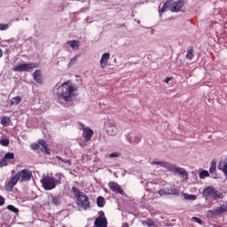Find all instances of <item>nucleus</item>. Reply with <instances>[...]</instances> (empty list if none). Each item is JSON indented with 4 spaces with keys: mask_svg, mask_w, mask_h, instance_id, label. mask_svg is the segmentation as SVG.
<instances>
[{
    "mask_svg": "<svg viewBox=\"0 0 227 227\" xmlns=\"http://www.w3.org/2000/svg\"><path fill=\"white\" fill-rule=\"evenodd\" d=\"M4 166H8V162L4 158L0 160V168H4Z\"/></svg>",
    "mask_w": 227,
    "mask_h": 227,
    "instance_id": "nucleus-38",
    "label": "nucleus"
},
{
    "mask_svg": "<svg viewBox=\"0 0 227 227\" xmlns=\"http://www.w3.org/2000/svg\"><path fill=\"white\" fill-rule=\"evenodd\" d=\"M186 58H187V59H192V58H194V51L188 50Z\"/></svg>",
    "mask_w": 227,
    "mask_h": 227,
    "instance_id": "nucleus-35",
    "label": "nucleus"
},
{
    "mask_svg": "<svg viewBox=\"0 0 227 227\" xmlns=\"http://www.w3.org/2000/svg\"><path fill=\"white\" fill-rule=\"evenodd\" d=\"M62 180H65V175L58 172L55 176H43L41 179V184L45 191H52V189H56L58 185H60Z\"/></svg>",
    "mask_w": 227,
    "mask_h": 227,
    "instance_id": "nucleus-3",
    "label": "nucleus"
},
{
    "mask_svg": "<svg viewBox=\"0 0 227 227\" xmlns=\"http://www.w3.org/2000/svg\"><path fill=\"white\" fill-rule=\"evenodd\" d=\"M226 212H227L226 205H222L214 210H209L207 214L208 215H223V214H226Z\"/></svg>",
    "mask_w": 227,
    "mask_h": 227,
    "instance_id": "nucleus-12",
    "label": "nucleus"
},
{
    "mask_svg": "<svg viewBox=\"0 0 227 227\" xmlns=\"http://www.w3.org/2000/svg\"><path fill=\"white\" fill-rule=\"evenodd\" d=\"M127 141L128 143H130V145H137L138 143H141V135L136 132H130L127 136Z\"/></svg>",
    "mask_w": 227,
    "mask_h": 227,
    "instance_id": "nucleus-11",
    "label": "nucleus"
},
{
    "mask_svg": "<svg viewBox=\"0 0 227 227\" xmlns=\"http://www.w3.org/2000/svg\"><path fill=\"white\" fill-rule=\"evenodd\" d=\"M168 171H172V173H177L178 175L183 176L184 180H187V178H189V174L185 171V169L178 168L173 164H170Z\"/></svg>",
    "mask_w": 227,
    "mask_h": 227,
    "instance_id": "nucleus-10",
    "label": "nucleus"
},
{
    "mask_svg": "<svg viewBox=\"0 0 227 227\" xmlns=\"http://www.w3.org/2000/svg\"><path fill=\"white\" fill-rule=\"evenodd\" d=\"M141 224H143V226L153 227L155 226V222L150 218H147L145 220H141Z\"/></svg>",
    "mask_w": 227,
    "mask_h": 227,
    "instance_id": "nucleus-22",
    "label": "nucleus"
},
{
    "mask_svg": "<svg viewBox=\"0 0 227 227\" xmlns=\"http://www.w3.org/2000/svg\"><path fill=\"white\" fill-rule=\"evenodd\" d=\"M168 10H169V4H168V2L163 4H160V7H159L160 15H162V13H165V12H168Z\"/></svg>",
    "mask_w": 227,
    "mask_h": 227,
    "instance_id": "nucleus-23",
    "label": "nucleus"
},
{
    "mask_svg": "<svg viewBox=\"0 0 227 227\" xmlns=\"http://www.w3.org/2000/svg\"><path fill=\"white\" fill-rule=\"evenodd\" d=\"M192 221H195V223H198V224H201V219H200L196 216L192 217Z\"/></svg>",
    "mask_w": 227,
    "mask_h": 227,
    "instance_id": "nucleus-41",
    "label": "nucleus"
},
{
    "mask_svg": "<svg viewBox=\"0 0 227 227\" xmlns=\"http://www.w3.org/2000/svg\"><path fill=\"white\" fill-rule=\"evenodd\" d=\"M79 56H80V55H75V56H74V57L70 59L69 65H70V66L75 65V63H77V59H79Z\"/></svg>",
    "mask_w": 227,
    "mask_h": 227,
    "instance_id": "nucleus-34",
    "label": "nucleus"
},
{
    "mask_svg": "<svg viewBox=\"0 0 227 227\" xmlns=\"http://www.w3.org/2000/svg\"><path fill=\"white\" fill-rule=\"evenodd\" d=\"M48 205H59V199L58 197L51 195L50 197H48Z\"/></svg>",
    "mask_w": 227,
    "mask_h": 227,
    "instance_id": "nucleus-21",
    "label": "nucleus"
},
{
    "mask_svg": "<svg viewBox=\"0 0 227 227\" xmlns=\"http://www.w3.org/2000/svg\"><path fill=\"white\" fill-rule=\"evenodd\" d=\"M79 145H80V146H86V144L82 143V142H80Z\"/></svg>",
    "mask_w": 227,
    "mask_h": 227,
    "instance_id": "nucleus-44",
    "label": "nucleus"
},
{
    "mask_svg": "<svg viewBox=\"0 0 227 227\" xmlns=\"http://www.w3.org/2000/svg\"><path fill=\"white\" fill-rule=\"evenodd\" d=\"M108 187L113 192H115L116 194H121L123 195V190L121 189V186L118 184V183L115 182H110L108 184Z\"/></svg>",
    "mask_w": 227,
    "mask_h": 227,
    "instance_id": "nucleus-14",
    "label": "nucleus"
},
{
    "mask_svg": "<svg viewBox=\"0 0 227 227\" xmlns=\"http://www.w3.org/2000/svg\"><path fill=\"white\" fill-rule=\"evenodd\" d=\"M0 145L2 146H8L10 145V140H8V139H2V140H0Z\"/></svg>",
    "mask_w": 227,
    "mask_h": 227,
    "instance_id": "nucleus-36",
    "label": "nucleus"
},
{
    "mask_svg": "<svg viewBox=\"0 0 227 227\" xmlns=\"http://www.w3.org/2000/svg\"><path fill=\"white\" fill-rule=\"evenodd\" d=\"M168 4L169 5L170 12H180V10H182V7L184 6V1L169 0V1H168Z\"/></svg>",
    "mask_w": 227,
    "mask_h": 227,
    "instance_id": "nucleus-9",
    "label": "nucleus"
},
{
    "mask_svg": "<svg viewBox=\"0 0 227 227\" xmlns=\"http://www.w3.org/2000/svg\"><path fill=\"white\" fill-rule=\"evenodd\" d=\"M215 169H217V164H215V161H212L211 166L209 168V172L215 173Z\"/></svg>",
    "mask_w": 227,
    "mask_h": 227,
    "instance_id": "nucleus-32",
    "label": "nucleus"
},
{
    "mask_svg": "<svg viewBox=\"0 0 227 227\" xmlns=\"http://www.w3.org/2000/svg\"><path fill=\"white\" fill-rule=\"evenodd\" d=\"M79 126L82 129V136H83L86 143H88V141L91 140V137H93V135L95 134V132L93 131V129H91L88 127H85L84 124H82V123H79Z\"/></svg>",
    "mask_w": 227,
    "mask_h": 227,
    "instance_id": "nucleus-8",
    "label": "nucleus"
},
{
    "mask_svg": "<svg viewBox=\"0 0 227 227\" xmlns=\"http://www.w3.org/2000/svg\"><path fill=\"white\" fill-rule=\"evenodd\" d=\"M77 93V87L72 82L62 83L57 90V100L64 107H70L74 104V97Z\"/></svg>",
    "mask_w": 227,
    "mask_h": 227,
    "instance_id": "nucleus-1",
    "label": "nucleus"
},
{
    "mask_svg": "<svg viewBox=\"0 0 227 227\" xmlns=\"http://www.w3.org/2000/svg\"><path fill=\"white\" fill-rule=\"evenodd\" d=\"M67 45L73 49V51H78L79 50V45H81V43L76 40H71L67 41Z\"/></svg>",
    "mask_w": 227,
    "mask_h": 227,
    "instance_id": "nucleus-18",
    "label": "nucleus"
},
{
    "mask_svg": "<svg viewBox=\"0 0 227 227\" xmlns=\"http://www.w3.org/2000/svg\"><path fill=\"white\" fill-rule=\"evenodd\" d=\"M1 123L4 127L10 125V117L4 116L1 120Z\"/></svg>",
    "mask_w": 227,
    "mask_h": 227,
    "instance_id": "nucleus-27",
    "label": "nucleus"
},
{
    "mask_svg": "<svg viewBox=\"0 0 227 227\" xmlns=\"http://www.w3.org/2000/svg\"><path fill=\"white\" fill-rule=\"evenodd\" d=\"M7 160H12L13 159H15V154L13 153H7L4 154V158Z\"/></svg>",
    "mask_w": 227,
    "mask_h": 227,
    "instance_id": "nucleus-31",
    "label": "nucleus"
},
{
    "mask_svg": "<svg viewBox=\"0 0 227 227\" xmlns=\"http://www.w3.org/2000/svg\"><path fill=\"white\" fill-rule=\"evenodd\" d=\"M3 57V50L0 49V58Z\"/></svg>",
    "mask_w": 227,
    "mask_h": 227,
    "instance_id": "nucleus-46",
    "label": "nucleus"
},
{
    "mask_svg": "<svg viewBox=\"0 0 227 227\" xmlns=\"http://www.w3.org/2000/svg\"><path fill=\"white\" fill-rule=\"evenodd\" d=\"M56 160L59 166H62V168L65 167V164H67V166H72V161H70V160H63L60 156H57Z\"/></svg>",
    "mask_w": 227,
    "mask_h": 227,
    "instance_id": "nucleus-20",
    "label": "nucleus"
},
{
    "mask_svg": "<svg viewBox=\"0 0 227 227\" xmlns=\"http://www.w3.org/2000/svg\"><path fill=\"white\" fill-rule=\"evenodd\" d=\"M7 210H10V212H13V214H19V208L15 207L13 205H8Z\"/></svg>",
    "mask_w": 227,
    "mask_h": 227,
    "instance_id": "nucleus-30",
    "label": "nucleus"
},
{
    "mask_svg": "<svg viewBox=\"0 0 227 227\" xmlns=\"http://www.w3.org/2000/svg\"><path fill=\"white\" fill-rule=\"evenodd\" d=\"M34 79L35 82H38V84H42V82H43V78H42V71L41 70L35 71Z\"/></svg>",
    "mask_w": 227,
    "mask_h": 227,
    "instance_id": "nucleus-19",
    "label": "nucleus"
},
{
    "mask_svg": "<svg viewBox=\"0 0 227 227\" xmlns=\"http://www.w3.org/2000/svg\"><path fill=\"white\" fill-rule=\"evenodd\" d=\"M38 145H41L43 146L42 152H43L44 153H47V154L50 153L49 148L47 147V145H45V140H39Z\"/></svg>",
    "mask_w": 227,
    "mask_h": 227,
    "instance_id": "nucleus-25",
    "label": "nucleus"
},
{
    "mask_svg": "<svg viewBox=\"0 0 227 227\" xmlns=\"http://www.w3.org/2000/svg\"><path fill=\"white\" fill-rule=\"evenodd\" d=\"M97 205L98 207H99L100 208H102V207H104V205H106V200H104L103 197H98L97 200Z\"/></svg>",
    "mask_w": 227,
    "mask_h": 227,
    "instance_id": "nucleus-29",
    "label": "nucleus"
},
{
    "mask_svg": "<svg viewBox=\"0 0 227 227\" xmlns=\"http://www.w3.org/2000/svg\"><path fill=\"white\" fill-rule=\"evenodd\" d=\"M38 148H40V145H38V144H32L31 145V149L32 150H38Z\"/></svg>",
    "mask_w": 227,
    "mask_h": 227,
    "instance_id": "nucleus-39",
    "label": "nucleus"
},
{
    "mask_svg": "<svg viewBox=\"0 0 227 227\" xmlns=\"http://www.w3.org/2000/svg\"><path fill=\"white\" fill-rule=\"evenodd\" d=\"M169 81H171V78H169V77H167L166 79H165V82L168 84V82H169Z\"/></svg>",
    "mask_w": 227,
    "mask_h": 227,
    "instance_id": "nucleus-43",
    "label": "nucleus"
},
{
    "mask_svg": "<svg viewBox=\"0 0 227 227\" xmlns=\"http://www.w3.org/2000/svg\"><path fill=\"white\" fill-rule=\"evenodd\" d=\"M4 201L5 200L4 199V197L0 195V207H3V205H4Z\"/></svg>",
    "mask_w": 227,
    "mask_h": 227,
    "instance_id": "nucleus-42",
    "label": "nucleus"
},
{
    "mask_svg": "<svg viewBox=\"0 0 227 227\" xmlns=\"http://www.w3.org/2000/svg\"><path fill=\"white\" fill-rule=\"evenodd\" d=\"M218 169H220V171H223V173L224 174V176H226L227 178V162L223 163V166L219 164Z\"/></svg>",
    "mask_w": 227,
    "mask_h": 227,
    "instance_id": "nucleus-26",
    "label": "nucleus"
},
{
    "mask_svg": "<svg viewBox=\"0 0 227 227\" xmlns=\"http://www.w3.org/2000/svg\"><path fill=\"white\" fill-rule=\"evenodd\" d=\"M33 177V172L31 170L25 168L19 171L11 180L5 184L4 191L12 192L13 191V186L17 185L20 182H29Z\"/></svg>",
    "mask_w": 227,
    "mask_h": 227,
    "instance_id": "nucleus-2",
    "label": "nucleus"
},
{
    "mask_svg": "<svg viewBox=\"0 0 227 227\" xmlns=\"http://www.w3.org/2000/svg\"><path fill=\"white\" fill-rule=\"evenodd\" d=\"M8 29V24L0 23V31H6Z\"/></svg>",
    "mask_w": 227,
    "mask_h": 227,
    "instance_id": "nucleus-37",
    "label": "nucleus"
},
{
    "mask_svg": "<svg viewBox=\"0 0 227 227\" xmlns=\"http://www.w3.org/2000/svg\"><path fill=\"white\" fill-rule=\"evenodd\" d=\"M121 227H129V223H123Z\"/></svg>",
    "mask_w": 227,
    "mask_h": 227,
    "instance_id": "nucleus-45",
    "label": "nucleus"
},
{
    "mask_svg": "<svg viewBox=\"0 0 227 227\" xmlns=\"http://www.w3.org/2000/svg\"><path fill=\"white\" fill-rule=\"evenodd\" d=\"M111 58V54L109 52L104 53L100 59V68H106L107 67V63H109V59Z\"/></svg>",
    "mask_w": 227,
    "mask_h": 227,
    "instance_id": "nucleus-16",
    "label": "nucleus"
},
{
    "mask_svg": "<svg viewBox=\"0 0 227 227\" xmlns=\"http://www.w3.org/2000/svg\"><path fill=\"white\" fill-rule=\"evenodd\" d=\"M94 227H107V218L105 216H98L95 220Z\"/></svg>",
    "mask_w": 227,
    "mask_h": 227,
    "instance_id": "nucleus-15",
    "label": "nucleus"
},
{
    "mask_svg": "<svg viewBox=\"0 0 227 227\" xmlns=\"http://www.w3.org/2000/svg\"><path fill=\"white\" fill-rule=\"evenodd\" d=\"M210 174L208 173L207 170H202L200 173V178L203 179V178H207V176H209Z\"/></svg>",
    "mask_w": 227,
    "mask_h": 227,
    "instance_id": "nucleus-33",
    "label": "nucleus"
},
{
    "mask_svg": "<svg viewBox=\"0 0 227 227\" xmlns=\"http://www.w3.org/2000/svg\"><path fill=\"white\" fill-rule=\"evenodd\" d=\"M33 68H38V64L36 63H27V64H18L13 66V72H31Z\"/></svg>",
    "mask_w": 227,
    "mask_h": 227,
    "instance_id": "nucleus-7",
    "label": "nucleus"
},
{
    "mask_svg": "<svg viewBox=\"0 0 227 227\" xmlns=\"http://www.w3.org/2000/svg\"><path fill=\"white\" fill-rule=\"evenodd\" d=\"M109 157L111 159H113L114 157H120V153H112L111 154H109Z\"/></svg>",
    "mask_w": 227,
    "mask_h": 227,
    "instance_id": "nucleus-40",
    "label": "nucleus"
},
{
    "mask_svg": "<svg viewBox=\"0 0 227 227\" xmlns=\"http://www.w3.org/2000/svg\"><path fill=\"white\" fill-rule=\"evenodd\" d=\"M22 102L20 96L14 97L11 99V106H19Z\"/></svg>",
    "mask_w": 227,
    "mask_h": 227,
    "instance_id": "nucleus-24",
    "label": "nucleus"
},
{
    "mask_svg": "<svg viewBox=\"0 0 227 227\" xmlns=\"http://www.w3.org/2000/svg\"><path fill=\"white\" fill-rule=\"evenodd\" d=\"M202 196L206 200L211 198V200H222L223 198V192H219L213 186H207L202 190Z\"/></svg>",
    "mask_w": 227,
    "mask_h": 227,
    "instance_id": "nucleus-5",
    "label": "nucleus"
},
{
    "mask_svg": "<svg viewBox=\"0 0 227 227\" xmlns=\"http://www.w3.org/2000/svg\"><path fill=\"white\" fill-rule=\"evenodd\" d=\"M158 194H160V196H166V194H178V190H176L173 186H169V187H167V188L160 189L158 192Z\"/></svg>",
    "mask_w": 227,
    "mask_h": 227,
    "instance_id": "nucleus-13",
    "label": "nucleus"
},
{
    "mask_svg": "<svg viewBox=\"0 0 227 227\" xmlns=\"http://www.w3.org/2000/svg\"><path fill=\"white\" fill-rule=\"evenodd\" d=\"M73 194L76 198V205L83 208V210H88L90 208V199L86 193L81 192L77 187L74 186L72 188Z\"/></svg>",
    "mask_w": 227,
    "mask_h": 227,
    "instance_id": "nucleus-4",
    "label": "nucleus"
},
{
    "mask_svg": "<svg viewBox=\"0 0 227 227\" xmlns=\"http://www.w3.org/2000/svg\"><path fill=\"white\" fill-rule=\"evenodd\" d=\"M184 200H189L191 201H195L197 197L194 194L184 193Z\"/></svg>",
    "mask_w": 227,
    "mask_h": 227,
    "instance_id": "nucleus-28",
    "label": "nucleus"
},
{
    "mask_svg": "<svg viewBox=\"0 0 227 227\" xmlns=\"http://www.w3.org/2000/svg\"><path fill=\"white\" fill-rule=\"evenodd\" d=\"M150 164L153 166H160V168H165L166 169H169L171 163L166 161H160L157 160H153Z\"/></svg>",
    "mask_w": 227,
    "mask_h": 227,
    "instance_id": "nucleus-17",
    "label": "nucleus"
},
{
    "mask_svg": "<svg viewBox=\"0 0 227 227\" xmlns=\"http://www.w3.org/2000/svg\"><path fill=\"white\" fill-rule=\"evenodd\" d=\"M104 129L108 136H116L118 134V127H116L114 119L106 118L104 122Z\"/></svg>",
    "mask_w": 227,
    "mask_h": 227,
    "instance_id": "nucleus-6",
    "label": "nucleus"
}]
</instances>
